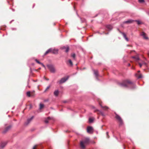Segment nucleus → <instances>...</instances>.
I'll list each match as a JSON object with an SVG mask.
<instances>
[{
	"label": "nucleus",
	"mask_w": 149,
	"mask_h": 149,
	"mask_svg": "<svg viewBox=\"0 0 149 149\" xmlns=\"http://www.w3.org/2000/svg\"><path fill=\"white\" fill-rule=\"evenodd\" d=\"M11 127V126H9L8 127H6V129L3 132V133H5Z\"/></svg>",
	"instance_id": "15"
},
{
	"label": "nucleus",
	"mask_w": 149,
	"mask_h": 149,
	"mask_svg": "<svg viewBox=\"0 0 149 149\" xmlns=\"http://www.w3.org/2000/svg\"><path fill=\"white\" fill-rule=\"evenodd\" d=\"M106 28L108 31H110L112 29L113 27L111 25H109L107 26Z\"/></svg>",
	"instance_id": "10"
},
{
	"label": "nucleus",
	"mask_w": 149,
	"mask_h": 149,
	"mask_svg": "<svg viewBox=\"0 0 149 149\" xmlns=\"http://www.w3.org/2000/svg\"><path fill=\"white\" fill-rule=\"evenodd\" d=\"M116 114V119L119 121L120 122V123L121 124H122L123 123V121L122 120L121 118V117L119 116L116 113H115Z\"/></svg>",
	"instance_id": "5"
},
{
	"label": "nucleus",
	"mask_w": 149,
	"mask_h": 149,
	"mask_svg": "<svg viewBox=\"0 0 149 149\" xmlns=\"http://www.w3.org/2000/svg\"><path fill=\"white\" fill-rule=\"evenodd\" d=\"M63 49H65V52H67L69 51V48L68 47H63Z\"/></svg>",
	"instance_id": "16"
},
{
	"label": "nucleus",
	"mask_w": 149,
	"mask_h": 149,
	"mask_svg": "<svg viewBox=\"0 0 149 149\" xmlns=\"http://www.w3.org/2000/svg\"><path fill=\"white\" fill-rule=\"evenodd\" d=\"M140 36H142L144 39H148V37L147 36L146 34L144 32H142L140 34Z\"/></svg>",
	"instance_id": "7"
},
{
	"label": "nucleus",
	"mask_w": 149,
	"mask_h": 149,
	"mask_svg": "<svg viewBox=\"0 0 149 149\" xmlns=\"http://www.w3.org/2000/svg\"><path fill=\"white\" fill-rule=\"evenodd\" d=\"M106 134H107V138H109V136H108V132H106Z\"/></svg>",
	"instance_id": "34"
},
{
	"label": "nucleus",
	"mask_w": 149,
	"mask_h": 149,
	"mask_svg": "<svg viewBox=\"0 0 149 149\" xmlns=\"http://www.w3.org/2000/svg\"><path fill=\"white\" fill-rule=\"evenodd\" d=\"M94 74L95 76L96 79H98V78H97V77L98 76V71L97 70H94Z\"/></svg>",
	"instance_id": "14"
},
{
	"label": "nucleus",
	"mask_w": 149,
	"mask_h": 149,
	"mask_svg": "<svg viewBox=\"0 0 149 149\" xmlns=\"http://www.w3.org/2000/svg\"><path fill=\"white\" fill-rule=\"evenodd\" d=\"M139 2L140 3H143L144 2V0H139Z\"/></svg>",
	"instance_id": "30"
},
{
	"label": "nucleus",
	"mask_w": 149,
	"mask_h": 149,
	"mask_svg": "<svg viewBox=\"0 0 149 149\" xmlns=\"http://www.w3.org/2000/svg\"><path fill=\"white\" fill-rule=\"evenodd\" d=\"M46 79L47 80H49V79Z\"/></svg>",
	"instance_id": "40"
},
{
	"label": "nucleus",
	"mask_w": 149,
	"mask_h": 149,
	"mask_svg": "<svg viewBox=\"0 0 149 149\" xmlns=\"http://www.w3.org/2000/svg\"><path fill=\"white\" fill-rule=\"evenodd\" d=\"M50 49H51V50L50 51H49V53L51 52V53H52V48H50Z\"/></svg>",
	"instance_id": "35"
},
{
	"label": "nucleus",
	"mask_w": 149,
	"mask_h": 149,
	"mask_svg": "<svg viewBox=\"0 0 149 149\" xmlns=\"http://www.w3.org/2000/svg\"><path fill=\"white\" fill-rule=\"evenodd\" d=\"M69 76L67 77L66 78H62L58 82V83L60 84L63 83L66 81L68 79Z\"/></svg>",
	"instance_id": "4"
},
{
	"label": "nucleus",
	"mask_w": 149,
	"mask_h": 149,
	"mask_svg": "<svg viewBox=\"0 0 149 149\" xmlns=\"http://www.w3.org/2000/svg\"><path fill=\"white\" fill-rule=\"evenodd\" d=\"M134 21V20L132 19H129L127 21H125L123 22L124 23H132Z\"/></svg>",
	"instance_id": "11"
},
{
	"label": "nucleus",
	"mask_w": 149,
	"mask_h": 149,
	"mask_svg": "<svg viewBox=\"0 0 149 149\" xmlns=\"http://www.w3.org/2000/svg\"><path fill=\"white\" fill-rule=\"evenodd\" d=\"M148 14L149 15V13H148Z\"/></svg>",
	"instance_id": "45"
},
{
	"label": "nucleus",
	"mask_w": 149,
	"mask_h": 149,
	"mask_svg": "<svg viewBox=\"0 0 149 149\" xmlns=\"http://www.w3.org/2000/svg\"><path fill=\"white\" fill-rule=\"evenodd\" d=\"M93 118H90L89 119V121L90 123H92L93 121Z\"/></svg>",
	"instance_id": "22"
},
{
	"label": "nucleus",
	"mask_w": 149,
	"mask_h": 149,
	"mask_svg": "<svg viewBox=\"0 0 149 149\" xmlns=\"http://www.w3.org/2000/svg\"><path fill=\"white\" fill-rule=\"evenodd\" d=\"M89 139H88L86 138V139L83 141H81L80 142V146L81 148L83 149H84L85 146L84 145V144H86L87 143L89 142Z\"/></svg>",
	"instance_id": "2"
},
{
	"label": "nucleus",
	"mask_w": 149,
	"mask_h": 149,
	"mask_svg": "<svg viewBox=\"0 0 149 149\" xmlns=\"http://www.w3.org/2000/svg\"><path fill=\"white\" fill-rule=\"evenodd\" d=\"M47 66L51 72L54 73L55 72V70L53 65H48Z\"/></svg>",
	"instance_id": "3"
},
{
	"label": "nucleus",
	"mask_w": 149,
	"mask_h": 149,
	"mask_svg": "<svg viewBox=\"0 0 149 149\" xmlns=\"http://www.w3.org/2000/svg\"><path fill=\"white\" fill-rule=\"evenodd\" d=\"M120 85L121 86L123 87H128L130 86H133L132 88H134L135 87V86L134 84L132 82L128 80H125L123 83L120 84Z\"/></svg>",
	"instance_id": "1"
},
{
	"label": "nucleus",
	"mask_w": 149,
	"mask_h": 149,
	"mask_svg": "<svg viewBox=\"0 0 149 149\" xmlns=\"http://www.w3.org/2000/svg\"><path fill=\"white\" fill-rule=\"evenodd\" d=\"M68 62L70 63V65L71 66L73 65L72 62L70 59H69L68 60Z\"/></svg>",
	"instance_id": "20"
},
{
	"label": "nucleus",
	"mask_w": 149,
	"mask_h": 149,
	"mask_svg": "<svg viewBox=\"0 0 149 149\" xmlns=\"http://www.w3.org/2000/svg\"><path fill=\"white\" fill-rule=\"evenodd\" d=\"M140 72V71L139 70V71H138V72Z\"/></svg>",
	"instance_id": "42"
},
{
	"label": "nucleus",
	"mask_w": 149,
	"mask_h": 149,
	"mask_svg": "<svg viewBox=\"0 0 149 149\" xmlns=\"http://www.w3.org/2000/svg\"><path fill=\"white\" fill-rule=\"evenodd\" d=\"M26 95L28 97H30V91H29L27 92Z\"/></svg>",
	"instance_id": "24"
},
{
	"label": "nucleus",
	"mask_w": 149,
	"mask_h": 149,
	"mask_svg": "<svg viewBox=\"0 0 149 149\" xmlns=\"http://www.w3.org/2000/svg\"><path fill=\"white\" fill-rule=\"evenodd\" d=\"M101 107L104 109V110H107L108 109V107L106 106L104 107L102 106L101 105H100Z\"/></svg>",
	"instance_id": "18"
},
{
	"label": "nucleus",
	"mask_w": 149,
	"mask_h": 149,
	"mask_svg": "<svg viewBox=\"0 0 149 149\" xmlns=\"http://www.w3.org/2000/svg\"><path fill=\"white\" fill-rule=\"evenodd\" d=\"M128 65H129V66L130 65V64H128Z\"/></svg>",
	"instance_id": "44"
},
{
	"label": "nucleus",
	"mask_w": 149,
	"mask_h": 149,
	"mask_svg": "<svg viewBox=\"0 0 149 149\" xmlns=\"http://www.w3.org/2000/svg\"><path fill=\"white\" fill-rule=\"evenodd\" d=\"M138 78H140L142 77V75L141 74H139V76L138 77Z\"/></svg>",
	"instance_id": "31"
},
{
	"label": "nucleus",
	"mask_w": 149,
	"mask_h": 149,
	"mask_svg": "<svg viewBox=\"0 0 149 149\" xmlns=\"http://www.w3.org/2000/svg\"><path fill=\"white\" fill-rule=\"evenodd\" d=\"M123 37L127 41H129V39L127 37L126 35L124 33H122Z\"/></svg>",
	"instance_id": "12"
},
{
	"label": "nucleus",
	"mask_w": 149,
	"mask_h": 149,
	"mask_svg": "<svg viewBox=\"0 0 149 149\" xmlns=\"http://www.w3.org/2000/svg\"><path fill=\"white\" fill-rule=\"evenodd\" d=\"M50 86L49 85L47 87L45 90L44 92H46L50 87Z\"/></svg>",
	"instance_id": "28"
},
{
	"label": "nucleus",
	"mask_w": 149,
	"mask_h": 149,
	"mask_svg": "<svg viewBox=\"0 0 149 149\" xmlns=\"http://www.w3.org/2000/svg\"><path fill=\"white\" fill-rule=\"evenodd\" d=\"M142 64L143 65H146V63L144 62H143Z\"/></svg>",
	"instance_id": "37"
},
{
	"label": "nucleus",
	"mask_w": 149,
	"mask_h": 149,
	"mask_svg": "<svg viewBox=\"0 0 149 149\" xmlns=\"http://www.w3.org/2000/svg\"><path fill=\"white\" fill-rule=\"evenodd\" d=\"M134 21L136 22H137V24L138 25L141 24H142V23L139 20H136Z\"/></svg>",
	"instance_id": "21"
},
{
	"label": "nucleus",
	"mask_w": 149,
	"mask_h": 149,
	"mask_svg": "<svg viewBox=\"0 0 149 149\" xmlns=\"http://www.w3.org/2000/svg\"><path fill=\"white\" fill-rule=\"evenodd\" d=\"M41 65L42 66L44 67L45 69H46V67L42 63H41Z\"/></svg>",
	"instance_id": "32"
},
{
	"label": "nucleus",
	"mask_w": 149,
	"mask_h": 149,
	"mask_svg": "<svg viewBox=\"0 0 149 149\" xmlns=\"http://www.w3.org/2000/svg\"><path fill=\"white\" fill-rule=\"evenodd\" d=\"M7 144V142L6 141L2 142L0 144V146L1 148H3Z\"/></svg>",
	"instance_id": "9"
},
{
	"label": "nucleus",
	"mask_w": 149,
	"mask_h": 149,
	"mask_svg": "<svg viewBox=\"0 0 149 149\" xmlns=\"http://www.w3.org/2000/svg\"><path fill=\"white\" fill-rule=\"evenodd\" d=\"M66 101H63V102H64V103H66Z\"/></svg>",
	"instance_id": "41"
},
{
	"label": "nucleus",
	"mask_w": 149,
	"mask_h": 149,
	"mask_svg": "<svg viewBox=\"0 0 149 149\" xmlns=\"http://www.w3.org/2000/svg\"><path fill=\"white\" fill-rule=\"evenodd\" d=\"M101 114H102V115L103 116L104 115V114H103V113L102 112L101 113Z\"/></svg>",
	"instance_id": "39"
},
{
	"label": "nucleus",
	"mask_w": 149,
	"mask_h": 149,
	"mask_svg": "<svg viewBox=\"0 0 149 149\" xmlns=\"http://www.w3.org/2000/svg\"><path fill=\"white\" fill-rule=\"evenodd\" d=\"M147 54H148V56H149V52H148V53Z\"/></svg>",
	"instance_id": "38"
},
{
	"label": "nucleus",
	"mask_w": 149,
	"mask_h": 149,
	"mask_svg": "<svg viewBox=\"0 0 149 149\" xmlns=\"http://www.w3.org/2000/svg\"><path fill=\"white\" fill-rule=\"evenodd\" d=\"M87 132L89 133H93V128L90 126L88 127L87 128Z\"/></svg>",
	"instance_id": "6"
},
{
	"label": "nucleus",
	"mask_w": 149,
	"mask_h": 149,
	"mask_svg": "<svg viewBox=\"0 0 149 149\" xmlns=\"http://www.w3.org/2000/svg\"><path fill=\"white\" fill-rule=\"evenodd\" d=\"M33 116H32L31 118H28L26 121V122H25L24 123L25 125H28L32 120L33 119Z\"/></svg>",
	"instance_id": "8"
},
{
	"label": "nucleus",
	"mask_w": 149,
	"mask_h": 149,
	"mask_svg": "<svg viewBox=\"0 0 149 149\" xmlns=\"http://www.w3.org/2000/svg\"><path fill=\"white\" fill-rule=\"evenodd\" d=\"M28 86L29 88H30V86Z\"/></svg>",
	"instance_id": "43"
},
{
	"label": "nucleus",
	"mask_w": 149,
	"mask_h": 149,
	"mask_svg": "<svg viewBox=\"0 0 149 149\" xmlns=\"http://www.w3.org/2000/svg\"><path fill=\"white\" fill-rule=\"evenodd\" d=\"M58 53V50L56 49H52V53L54 54H57Z\"/></svg>",
	"instance_id": "13"
},
{
	"label": "nucleus",
	"mask_w": 149,
	"mask_h": 149,
	"mask_svg": "<svg viewBox=\"0 0 149 149\" xmlns=\"http://www.w3.org/2000/svg\"><path fill=\"white\" fill-rule=\"evenodd\" d=\"M58 90H56L54 92V94L56 96H57L58 94Z\"/></svg>",
	"instance_id": "17"
},
{
	"label": "nucleus",
	"mask_w": 149,
	"mask_h": 149,
	"mask_svg": "<svg viewBox=\"0 0 149 149\" xmlns=\"http://www.w3.org/2000/svg\"><path fill=\"white\" fill-rule=\"evenodd\" d=\"M44 106V105L43 104H40V109H42V108Z\"/></svg>",
	"instance_id": "25"
},
{
	"label": "nucleus",
	"mask_w": 149,
	"mask_h": 149,
	"mask_svg": "<svg viewBox=\"0 0 149 149\" xmlns=\"http://www.w3.org/2000/svg\"><path fill=\"white\" fill-rule=\"evenodd\" d=\"M36 146H37L36 145L34 146L33 147V149H35L36 147Z\"/></svg>",
	"instance_id": "36"
},
{
	"label": "nucleus",
	"mask_w": 149,
	"mask_h": 149,
	"mask_svg": "<svg viewBox=\"0 0 149 149\" xmlns=\"http://www.w3.org/2000/svg\"><path fill=\"white\" fill-rule=\"evenodd\" d=\"M139 65L140 68H141L142 67V66L143 65L142 64H141V63H139Z\"/></svg>",
	"instance_id": "33"
},
{
	"label": "nucleus",
	"mask_w": 149,
	"mask_h": 149,
	"mask_svg": "<svg viewBox=\"0 0 149 149\" xmlns=\"http://www.w3.org/2000/svg\"><path fill=\"white\" fill-rule=\"evenodd\" d=\"M71 56L74 59H75V55L74 53H72L71 54Z\"/></svg>",
	"instance_id": "26"
},
{
	"label": "nucleus",
	"mask_w": 149,
	"mask_h": 149,
	"mask_svg": "<svg viewBox=\"0 0 149 149\" xmlns=\"http://www.w3.org/2000/svg\"><path fill=\"white\" fill-rule=\"evenodd\" d=\"M50 50H51V49H48L47 51L45 52V55H46L47 54H48V53H49V51H50Z\"/></svg>",
	"instance_id": "27"
},
{
	"label": "nucleus",
	"mask_w": 149,
	"mask_h": 149,
	"mask_svg": "<svg viewBox=\"0 0 149 149\" xmlns=\"http://www.w3.org/2000/svg\"><path fill=\"white\" fill-rule=\"evenodd\" d=\"M132 58L135 59L136 61H138L139 60V58L138 56H133L132 57Z\"/></svg>",
	"instance_id": "19"
},
{
	"label": "nucleus",
	"mask_w": 149,
	"mask_h": 149,
	"mask_svg": "<svg viewBox=\"0 0 149 149\" xmlns=\"http://www.w3.org/2000/svg\"><path fill=\"white\" fill-rule=\"evenodd\" d=\"M35 61H36L39 64H41V63H41V62H40L38 60H37V59H35Z\"/></svg>",
	"instance_id": "29"
},
{
	"label": "nucleus",
	"mask_w": 149,
	"mask_h": 149,
	"mask_svg": "<svg viewBox=\"0 0 149 149\" xmlns=\"http://www.w3.org/2000/svg\"><path fill=\"white\" fill-rule=\"evenodd\" d=\"M50 117H48L45 120V123H48V120L50 119Z\"/></svg>",
	"instance_id": "23"
}]
</instances>
